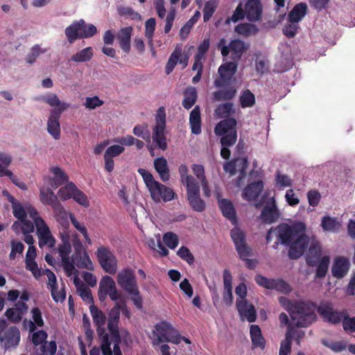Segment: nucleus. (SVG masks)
Instances as JSON below:
<instances>
[{
	"mask_svg": "<svg viewBox=\"0 0 355 355\" xmlns=\"http://www.w3.org/2000/svg\"><path fill=\"white\" fill-rule=\"evenodd\" d=\"M305 232L306 225L303 222H297L291 226L282 224L269 230L266 240L267 242L275 241V249L279 243L288 245V256L291 259L301 257L309 247L306 263L315 266L321 258V245L314 237H309Z\"/></svg>",
	"mask_w": 355,
	"mask_h": 355,
	"instance_id": "1",
	"label": "nucleus"
},
{
	"mask_svg": "<svg viewBox=\"0 0 355 355\" xmlns=\"http://www.w3.org/2000/svg\"><path fill=\"white\" fill-rule=\"evenodd\" d=\"M279 302L288 313L294 327H307L317 318L315 305L311 302L291 301L284 297L279 298Z\"/></svg>",
	"mask_w": 355,
	"mask_h": 355,
	"instance_id": "2",
	"label": "nucleus"
},
{
	"mask_svg": "<svg viewBox=\"0 0 355 355\" xmlns=\"http://www.w3.org/2000/svg\"><path fill=\"white\" fill-rule=\"evenodd\" d=\"M234 112L233 104H223V159L229 158L230 154L225 146L234 144L237 140V121L234 118L230 116Z\"/></svg>",
	"mask_w": 355,
	"mask_h": 355,
	"instance_id": "3",
	"label": "nucleus"
},
{
	"mask_svg": "<svg viewBox=\"0 0 355 355\" xmlns=\"http://www.w3.org/2000/svg\"><path fill=\"white\" fill-rule=\"evenodd\" d=\"M94 323L96 327V332L101 343L103 355H112L111 342L109 333L106 332L104 327L106 322L105 314L96 306L92 304L89 307Z\"/></svg>",
	"mask_w": 355,
	"mask_h": 355,
	"instance_id": "4",
	"label": "nucleus"
},
{
	"mask_svg": "<svg viewBox=\"0 0 355 355\" xmlns=\"http://www.w3.org/2000/svg\"><path fill=\"white\" fill-rule=\"evenodd\" d=\"M98 31L92 24H86L83 19L74 21L64 30L65 35L69 44L78 39L89 38L94 36Z\"/></svg>",
	"mask_w": 355,
	"mask_h": 355,
	"instance_id": "5",
	"label": "nucleus"
},
{
	"mask_svg": "<svg viewBox=\"0 0 355 355\" xmlns=\"http://www.w3.org/2000/svg\"><path fill=\"white\" fill-rule=\"evenodd\" d=\"M155 329L157 338L153 342L154 345L164 342L180 343L181 336L169 322L162 321L155 324Z\"/></svg>",
	"mask_w": 355,
	"mask_h": 355,
	"instance_id": "6",
	"label": "nucleus"
},
{
	"mask_svg": "<svg viewBox=\"0 0 355 355\" xmlns=\"http://www.w3.org/2000/svg\"><path fill=\"white\" fill-rule=\"evenodd\" d=\"M239 62L228 57H223V99L232 98L236 90L234 86H225L226 83L235 82L234 76L237 71Z\"/></svg>",
	"mask_w": 355,
	"mask_h": 355,
	"instance_id": "7",
	"label": "nucleus"
},
{
	"mask_svg": "<svg viewBox=\"0 0 355 355\" xmlns=\"http://www.w3.org/2000/svg\"><path fill=\"white\" fill-rule=\"evenodd\" d=\"M0 341L6 349L16 348L20 341V331L15 326L8 327L5 319L0 318Z\"/></svg>",
	"mask_w": 355,
	"mask_h": 355,
	"instance_id": "8",
	"label": "nucleus"
},
{
	"mask_svg": "<svg viewBox=\"0 0 355 355\" xmlns=\"http://www.w3.org/2000/svg\"><path fill=\"white\" fill-rule=\"evenodd\" d=\"M156 125L153 131V140L157 146L164 150L167 148L166 139L164 135L166 128V113L164 107H160L155 116Z\"/></svg>",
	"mask_w": 355,
	"mask_h": 355,
	"instance_id": "9",
	"label": "nucleus"
},
{
	"mask_svg": "<svg viewBox=\"0 0 355 355\" xmlns=\"http://www.w3.org/2000/svg\"><path fill=\"white\" fill-rule=\"evenodd\" d=\"M96 257L103 270L110 275L116 273L117 261L114 253L109 248L101 246L97 249Z\"/></svg>",
	"mask_w": 355,
	"mask_h": 355,
	"instance_id": "10",
	"label": "nucleus"
},
{
	"mask_svg": "<svg viewBox=\"0 0 355 355\" xmlns=\"http://www.w3.org/2000/svg\"><path fill=\"white\" fill-rule=\"evenodd\" d=\"M107 295H109L113 301L122 298L121 294L116 289L115 282L108 275H105L101 279L98 291V299L101 302H104Z\"/></svg>",
	"mask_w": 355,
	"mask_h": 355,
	"instance_id": "11",
	"label": "nucleus"
},
{
	"mask_svg": "<svg viewBox=\"0 0 355 355\" xmlns=\"http://www.w3.org/2000/svg\"><path fill=\"white\" fill-rule=\"evenodd\" d=\"M118 285L125 292L137 293V282L134 271L126 268L120 270L116 275Z\"/></svg>",
	"mask_w": 355,
	"mask_h": 355,
	"instance_id": "12",
	"label": "nucleus"
},
{
	"mask_svg": "<svg viewBox=\"0 0 355 355\" xmlns=\"http://www.w3.org/2000/svg\"><path fill=\"white\" fill-rule=\"evenodd\" d=\"M250 47L248 43L241 40V39H234L228 46H223V57L230 58L232 60L239 62L242 55Z\"/></svg>",
	"mask_w": 355,
	"mask_h": 355,
	"instance_id": "13",
	"label": "nucleus"
},
{
	"mask_svg": "<svg viewBox=\"0 0 355 355\" xmlns=\"http://www.w3.org/2000/svg\"><path fill=\"white\" fill-rule=\"evenodd\" d=\"M182 64V67L185 68L189 62V55L187 54L182 55V49L181 44H177L174 51L171 54L165 66V73L169 75L175 67L178 62Z\"/></svg>",
	"mask_w": 355,
	"mask_h": 355,
	"instance_id": "14",
	"label": "nucleus"
},
{
	"mask_svg": "<svg viewBox=\"0 0 355 355\" xmlns=\"http://www.w3.org/2000/svg\"><path fill=\"white\" fill-rule=\"evenodd\" d=\"M187 198L191 207L196 211H205V202L200 196L199 183L187 187Z\"/></svg>",
	"mask_w": 355,
	"mask_h": 355,
	"instance_id": "15",
	"label": "nucleus"
},
{
	"mask_svg": "<svg viewBox=\"0 0 355 355\" xmlns=\"http://www.w3.org/2000/svg\"><path fill=\"white\" fill-rule=\"evenodd\" d=\"M66 110V106L60 109H53L50 112V116L47 121V131L55 139L60 138V125L59 119L61 114Z\"/></svg>",
	"mask_w": 355,
	"mask_h": 355,
	"instance_id": "16",
	"label": "nucleus"
},
{
	"mask_svg": "<svg viewBox=\"0 0 355 355\" xmlns=\"http://www.w3.org/2000/svg\"><path fill=\"white\" fill-rule=\"evenodd\" d=\"M318 312L329 322L336 324L344 320L345 313L334 311L332 304L322 302L318 307Z\"/></svg>",
	"mask_w": 355,
	"mask_h": 355,
	"instance_id": "17",
	"label": "nucleus"
},
{
	"mask_svg": "<svg viewBox=\"0 0 355 355\" xmlns=\"http://www.w3.org/2000/svg\"><path fill=\"white\" fill-rule=\"evenodd\" d=\"M248 162L245 157L237 158L230 161L225 166L224 169L229 172L231 175H234L239 172V180L236 183L237 187H241V181L245 176V171L248 168Z\"/></svg>",
	"mask_w": 355,
	"mask_h": 355,
	"instance_id": "18",
	"label": "nucleus"
},
{
	"mask_svg": "<svg viewBox=\"0 0 355 355\" xmlns=\"http://www.w3.org/2000/svg\"><path fill=\"white\" fill-rule=\"evenodd\" d=\"M231 237L241 259L250 256V250L245 243V236L241 229L235 227L231 230Z\"/></svg>",
	"mask_w": 355,
	"mask_h": 355,
	"instance_id": "19",
	"label": "nucleus"
},
{
	"mask_svg": "<svg viewBox=\"0 0 355 355\" xmlns=\"http://www.w3.org/2000/svg\"><path fill=\"white\" fill-rule=\"evenodd\" d=\"M150 193L152 199L155 202H160L161 200L164 202H168L172 200L175 196V193L171 188L168 187L160 182L157 184Z\"/></svg>",
	"mask_w": 355,
	"mask_h": 355,
	"instance_id": "20",
	"label": "nucleus"
},
{
	"mask_svg": "<svg viewBox=\"0 0 355 355\" xmlns=\"http://www.w3.org/2000/svg\"><path fill=\"white\" fill-rule=\"evenodd\" d=\"M263 6L259 0H248L245 6L246 18L251 21L261 20Z\"/></svg>",
	"mask_w": 355,
	"mask_h": 355,
	"instance_id": "21",
	"label": "nucleus"
},
{
	"mask_svg": "<svg viewBox=\"0 0 355 355\" xmlns=\"http://www.w3.org/2000/svg\"><path fill=\"white\" fill-rule=\"evenodd\" d=\"M238 311L241 320H247L249 322H253L257 318V313L254 306L247 300H239L236 302Z\"/></svg>",
	"mask_w": 355,
	"mask_h": 355,
	"instance_id": "22",
	"label": "nucleus"
},
{
	"mask_svg": "<svg viewBox=\"0 0 355 355\" xmlns=\"http://www.w3.org/2000/svg\"><path fill=\"white\" fill-rule=\"evenodd\" d=\"M349 259L344 257H336L333 262L332 275L336 278L345 277L349 269Z\"/></svg>",
	"mask_w": 355,
	"mask_h": 355,
	"instance_id": "23",
	"label": "nucleus"
},
{
	"mask_svg": "<svg viewBox=\"0 0 355 355\" xmlns=\"http://www.w3.org/2000/svg\"><path fill=\"white\" fill-rule=\"evenodd\" d=\"M132 27L128 26L121 28L116 35V40L121 49L125 53H129L130 51L131 35L132 33Z\"/></svg>",
	"mask_w": 355,
	"mask_h": 355,
	"instance_id": "24",
	"label": "nucleus"
},
{
	"mask_svg": "<svg viewBox=\"0 0 355 355\" xmlns=\"http://www.w3.org/2000/svg\"><path fill=\"white\" fill-rule=\"evenodd\" d=\"M121 308L119 302H117L108 313L107 329L109 334L119 333V322Z\"/></svg>",
	"mask_w": 355,
	"mask_h": 355,
	"instance_id": "25",
	"label": "nucleus"
},
{
	"mask_svg": "<svg viewBox=\"0 0 355 355\" xmlns=\"http://www.w3.org/2000/svg\"><path fill=\"white\" fill-rule=\"evenodd\" d=\"M278 216L279 213L275 205V198L272 197L263 208L261 218L263 222L271 224V223L276 220Z\"/></svg>",
	"mask_w": 355,
	"mask_h": 355,
	"instance_id": "26",
	"label": "nucleus"
},
{
	"mask_svg": "<svg viewBox=\"0 0 355 355\" xmlns=\"http://www.w3.org/2000/svg\"><path fill=\"white\" fill-rule=\"evenodd\" d=\"M49 170L54 175L53 178H49L50 185L52 189H56L58 187L68 182V175L60 167L53 166Z\"/></svg>",
	"mask_w": 355,
	"mask_h": 355,
	"instance_id": "27",
	"label": "nucleus"
},
{
	"mask_svg": "<svg viewBox=\"0 0 355 355\" xmlns=\"http://www.w3.org/2000/svg\"><path fill=\"white\" fill-rule=\"evenodd\" d=\"M53 189L41 187L40 188V199L43 205H49L51 207L59 204L60 202L58 196L54 193Z\"/></svg>",
	"mask_w": 355,
	"mask_h": 355,
	"instance_id": "28",
	"label": "nucleus"
},
{
	"mask_svg": "<svg viewBox=\"0 0 355 355\" xmlns=\"http://www.w3.org/2000/svg\"><path fill=\"white\" fill-rule=\"evenodd\" d=\"M28 309V306L24 302H19L17 304V307L10 308L6 310L5 313V315L6 318L13 322H19L21 318L22 315Z\"/></svg>",
	"mask_w": 355,
	"mask_h": 355,
	"instance_id": "29",
	"label": "nucleus"
},
{
	"mask_svg": "<svg viewBox=\"0 0 355 355\" xmlns=\"http://www.w3.org/2000/svg\"><path fill=\"white\" fill-rule=\"evenodd\" d=\"M263 189V183L262 181L251 183L243 190L242 193L243 198L248 201L253 200V199L260 194Z\"/></svg>",
	"mask_w": 355,
	"mask_h": 355,
	"instance_id": "30",
	"label": "nucleus"
},
{
	"mask_svg": "<svg viewBox=\"0 0 355 355\" xmlns=\"http://www.w3.org/2000/svg\"><path fill=\"white\" fill-rule=\"evenodd\" d=\"M189 124L193 134L199 135L201 132V115L199 105H196L190 112Z\"/></svg>",
	"mask_w": 355,
	"mask_h": 355,
	"instance_id": "31",
	"label": "nucleus"
},
{
	"mask_svg": "<svg viewBox=\"0 0 355 355\" xmlns=\"http://www.w3.org/2000/svg\"><path fill=\"white\" fill-rule=\"evenodd\" d=\"M154 167L163 182H166L169 180L170 172L166 158L159 157L155 159Z\"/></svg>",
	"mask_w": 355,
	"mask_h": 355,
	"instance_id": "32",
	"label": "nucleus"
},
{
	"mask_svg": "<svg viewBox=\"0 0 355 355\" xmlns=\"http://www.w3.org/2000/svg\"><path fill=\"white\" fill-rule=\"evenodd\" d=\"M57 352V344L55 340L46 341L39 345L33 347V355H55Z\"/></svg>",
	"mask_w": 355,
	"mask_h": 355,
	"instance_id": "33",
	"label": "nucleus"
},
{
	"mask_svg": "<svg viewBox=\"0 0 355 355\" xmlns=\"http://www.w3.org/2000/svg\"><path fill=\"white\" fill-rule=\"evenodd\" d=\"M184 99L182 106L186 110L191 109L196 103L198 98V92L196 87L190 86L185 89L183 92Z\"/></svg>",
	"mask_w": 355,
	"mask_h": 355,
	"instance_id": "34",
	"label": "nucleus"
},
{
	"mask_svg": "<svg viewBox=\"0 0 355 355\" xmlns=\"http://www.w3.org/2000/svg\"><path fill=\"white\" fill-rule=\"evenodd\" d=\"M251 341L254 347L264 349L265 340L262 335L261 328L258 325L252 324L250 327Z\"/></svg>",
	"mask_w": 355,
	"mask_h": 355,
	"instance_id": "35",
	"label": "nucleus"
},
{
	"mask_svg": "<svg viewBox=\"0 0 355 355\" xmlns=\"http://www.w3.org/2000/svg\"><path fill=\"white\" fill-rule=\"evenodd\" d=\"M31 313L32 315L33 321L29 320V331H34L36 330L37 327H44V322L40 309L38 307H33L31 311Z\"/></svg>",
	"mask_w": 355,
	"mask_h": 355,
	"instance_id": "36",
	"label": "nucleus"
},
{
	"mask_svg": "<svg viewBox=\"0 0 355 355\" xmlns=\"http://www.w3.org/2000/svg\"><path fill=\"white\" fill-rule=\"evenodd\" d=\"M73 283L77 288V291L84 301L93 302V297L91 290L83 282H80L78 277H74Z\"/></svg>",
	"mask_w": 355,
	"mask_h": 355,
	"instance_id": "37",
	"label": "nucleus"
},
{
	"mask_svg": "<svg viewBox=\"0 0 355 355\" xmlns=\"http://www.w3.org/2000/svg\"><path fill=\"white\" fill-rule=\"evenodd\" d=\"M307 6L305 3H299L290 12L288 18L290 21L299 24L306 14Z\"/></svg>",
	"mask_w": 355,
	"mask_h": 355,
	"instance_id": "38",
	"label": "nucleus"
},
{
	"mask_svg": "<svg viewBox=\"0 0 355 355\" xmlns=\"http://www.w3.org/2000/svg\"><path fill=\"white\" fill-rule=\"evenodd\" d=\"M235 32L240 35L250 36L258 32L257 26L250 23H241L235 26Z\"/></svg>",
	"mask_w": 355,
	"mask_h": 355,
	"instance_id": "39",
	"label": "nucleus"
},
{
	"mask_svg": "<svg viewBox=\"0 0 355 355\" xmlns=\"http://www.w3.org/2000/svg\"><path fill=\"white\" fill-rule=\"evenodd\" d=\"M94 55L93 49L91 46L86 47L73 55L71 60L76 62L89 61Z\"/></svg>",
	"mask_w": 355,
	"mask_h": 355,
	"instance_id": "40",
	"label": "nucleus"
},
{
	"mask_svg": "<svg viewBox=\"0 0 355 355\" xmlns=\"http://www.w3.org/2000/svg\"><path fill=\"white\" fill-rule=\"evenodd\" d=\"M178 170L181 182L186 186V187H189L198 183V182L192 175L188 174L189 169L187 165L181 164L179 166Z\"/></svg>",
	"mask_w": 355,
	"mask_h": 355,
	"instance_id": "41",
	"label": "nucleus"
},
{
	"mask_svg": "<svg viewBox=\"0 0 355 355\" xmlns=\"http://www.w3.org/2000/svg\"><path fill=\"white\" fill-rule=\"evenodd\" d=\"M340 227L341 224L336 218L324 216L322 218V227L325 231L338 232Z\"/></svg>",
	"mask_w": 355,
	"mask_h": 355,
	"instance_id": "42",
	"label": "nucleus"
},
{
	"mask_svg": "<svg viewBox=\"0 0 355 355\" xmlns=\"http://www.w3.org/2000/svg\"><path fill=\"white\" fill-rule=\"evenodd\" d=\"M74 261L76 266L79 268H86L89 270H94L93 263L87 252H84L83 254L78 257H74Z\"/></svg>",
	"mask_w": 355,
	"mask_h": 355,
	"instance_id": "43",
	"label": "nucleus"
},
{
	"mask_svg": "<svg viewBox=\"0 0 355 355\" xmlns=\"http://www.w3.org/2000/svg\"><path fill=\"white\" fill-rule=\"evenodd\" d=\"M330 263V257L328 255H324L318 259L316 270V276L318 277H324L328 270Z\"/></svg>",
	"mask_w": 355,
	"mask_h": 355,
	"instance_id": "44",
	"label": "nucleus"
},
{
	"mask_svg": "<svg viewBox=\"0 0 355 355\" xmlns=\"http://www.w3.org/2000/svg\"><path fill=\"white\" fill-rule=\"evenodd\" d=\"M275 185L280 189H284L286 188H291L293 185V181L288 175H284L280 172L275 173Z\"/></svg>",
	"mask_w": 355,
	"mask_h": 355,
	"instance_id": "45",
	"label": "nucleus"
},
{
	"mask_svg": "<svg viewBox=\"0 0 355 355\" xmlns=\"http://www.w3.org/2000/svg\"><path fill=\"white\" fill-rule=\"evenodd\" d=\"M76 185L72 182L67 183L64 187H61L58 191V196L62 200L71 198L76 192Z\"/></svg>",
	"mask_w": 355,
	"mask_h": 355,
	"instance_id": "46",
	"label": "nucleus"
},
{
	"mask_svg": "<svg viewBox=\"0 0 355 355\" xmlns=\"http://www.w3.org/2000/svg\"><path fill=\"white\" fill-rule=\"evenodd\" d=\"M137 171L139 174L142 177L149 192L150 193L153 189H154V187L159 182L156 181L153 175L148 171L144 168H140Z\"/></svg>",
	"mask_w": 355,
	"mask_h": 355,
	"instance_id": "47",
	"label": "nucleus"
},
{
	"mask_svg": "<svg viewBox=\"0 0 355 355\" xmlns=\"http://www.w3.org/2000/svg\"><path fill=\"white\" fill-rule=\"evenodd\" d=\"M39 234V246L42 248L43 245H49L50 248L54 246L55 240L52 236L50 229L42 231Z\"/></svg>",
	"mask_w": 355,
	"mask_h": 355,
	"instance_id": "48",
	"label": "nucleus"
},
{
	"mask_svg": "<svg viewBox=\"0 0 355 355\" xmlns=\"http://www.w3.org/2000/svg\"><path fill=\"white\" fill-rule=\"evenodd\" d=\"M223 283L225 290L227 293V297L225 298V295H223V300H225L227 304H231L233 299L232 293V276L227 270L223 272Z\"/></svg>",
	"mask_w": 355,
	"mask_h": 355,
	"instance_id": "49",
	"label": "nucleus"
},
{
	"mask_svg": "<svg viewBox=\"0 0 355 355\" xmlns=\"http://www.w3.org/2000/svg\"><path fill=\"white\" fill-rule=\"evenodd\" d=\"M43 101L51 106L56 107L55 109H60L63 105L66 106V110L69 107V104L61 102L55 94H49L42 98Z\"/></svg>",
	"mask_w": 355,
	"mask_h": 355,
	"instance_id": "50",
	"label": "nucleus"
},
{
	"mask_svg": "<svg viewBox=\"0 0 355 355\" xmlns=\"http://www.w3.org/2000/svg\"><path fill=\"white\" fill-rule=\"evenodd\" d=\"M292 330L290 329L286 332V338L282 341L279 355H288L291 349Z\"/></svg>",
	"mask_w": 355,
	"mask_h": 355,
	"instance_id": "51",
	"label": "nucleus"
},
{
	"mask_svg": "<svg viewBox=\"0 0 355 355\" xmlns=\"http://www.w3.org/2000/svg\"><path fill=\"white\" fill-rule=\"evenodd\" d=\"M48 49H41L39 44L34 45L30 50L29 53L27 54L26 58V61L28 64H33L36 59L43 53H45Z\"/></svg>",
	"mask_w": 355,
	"mask_h": 355,
	"instance_id": "52",
	"label": "nucleus"
},
{
	"mask_svg": "<svg viewBox=\"0 0 355 355\" xmlns=\"http://www.w3.org/2000/svg\"><path fill=\"white\" fill-rule=\"evenodd\" d=\"M156 21L155 18H150L145 22V36L148 39V44L153 46V37L155 29Z\"/></svg>",
	"mask_w": 355,
	"mask_h": 355,
	"instance_id": "53",
	"label": "nucleus"
},
{
	"mask_svg": "<svg viewBox=\"0 0 355 355\" xmlns=\"http://www.w3.org/2000/svg\"><path fill=\"white\" fill-rule=\"evenodd\" d=\"M62 266L64 270V272L67 277H71L73 274H76L78 272L77 270L75 268L76 263L74 261V257L69 258H64L61 259Z\"/></svg>",
	"mask_w": 355,
	"mask_h": 355,
	"instance_id": "54",
	"label": "nucleus"
},
{
	"mask_svg": "<svg viewBox=\"0 0 355 355\" xmlns=\"http://www.w3.org/2000/svg\"><path fill=\"white\" fill-rule=\"evenodd\" d=\"M218 7V3L215 0H211L206 2L203 9V20L208 21L212 17Z\"/></svg>",
	"mask_w": 355,
	"mask_h": 355,
	"instance_id": "55",
	"label": "nucleus"
},
{
	"mask_svg": "<svg viewBox=\"0 0 355 355\" xmlns=\"http://www.w3.org/2000/svg\"><path fill=\"white\" fill-rule=\"evenodd\" d=\"M223 216L227 218L232 224H236V217L232 204L226 200H223Z\"/></svg>",
	"mask_w": 355,
	"mask_h": 355,
	"instance_id": "56",
	"label": "nucleus"
},
{
	"mask_svg": "<svg viewBox=\"0 0 355 355\" xmlns=\"http://www.w3.org/2000/svg\"><path fill=\"white\" fill-rule=\"evenodd\" d=\"M254 96L249 89H246L241 93L240 96V103L241 107H252L254 105Z\"/></svg>",
	"mask_w": 355,
	"mask_h": 355,
	"instance_id": "57",
	"label": "nucleus"
},
{
	"mask_svg": "<svg viewBox=\"0 0 355 355\" xmlns=\"http://www.w3.org/2000/svg\"><path fill=\"white\" fill-rule=\"evenodd\" d=\"M70 220L74 227L79 231L84 236L85 241L87 242L89 244L92 243V240L89 236L86 227L80 223L77 219L76 218L75 216L73 214H70L69 216Z\"/></svg>",
	"mask_w": 355,
	"mask_h": 355,
	"instance_id": "58",
	"label": "nucleus"
},
{
	"mask_svg": "<svg viewBox=\"0 0 355 355\" xmlns=\"http://www.w3.org/2000/svg\"><path fill=\"white\" fill-rule=\"evenodd\" d=\"M163 241L166 245L172 250L175 249L179 243L178 236L172 232L165 233L163 236Z\"/></svg>",
	"mask_w": 355,
	"mask_h": 355,
	"instance_id": "59",
	"label": "nucleus"
},
{
	"mask_svg": "<svg viewBox=\"0 0 355 355\" xmlns=\"http://www.w3.org/2000/svg\"><path fill=\"white\" fill-rule=\"evenodd\" d=\"M32 332L33 334L31 340L34 345V347H39V345L46 341L48 334L45 331L38 330Z\"/></svg>",
	"mask_w": 355,
	"mask_h": 355,
	"instance_id": "60",
	"label": "nucleus"
},
{
	"mask_svg": "<svg viewBox=\"0 0 355 355\" xmlns=\"http://www.w3.org/2000/svg\"><path fill=\"white\" fill-rule=\"evenodd\" d=\"M177 255L182 260L187 261L189 265H192L194 263V257L186 246H182L177 252Z\"/></svg>",
	"mask_w": 355,
	"mask_h": 355,
	"instance_id": "61",
	"label": "nucleus"
},
{
	"mask_svg": "<svg viewBox=\"0 0 355 355\" xmlns=\"http://www.w3.org/2000/svg\"><path fill=\"white\" fill-rule=\"evenodd\" d=\"M58 252L61 259L70 257L71 252V245L68 239H62V243L58 245Z\"/></svg>",
	"mask_w": 355,
	"mask_h": 355,
	"instance_id": "62",
	"label": "nucleus"
},
{
	"mask_svg": "<svg viewBox=\"0 0 355 355\" xmlns=\"http://www.w3.org/2000/svg\"><path fill=\"white\" fill-rule=\"evenodd\" d=\"M286 202L291 207H296L300 203L299 195L293 189H289L285 193Z\"/></svg>",
	"mask_w": 355,
	"mask_h": 355,
	"instance_id": "63",
	"label": "nucleus"
},
{
	"mask_svg": "<svg viewBox=\"0 0 355 355\" xmlns=\"http://www.w3.org/2000/svg\"><path fill=\"white\" fill-rule=\"evenodd\" d=\"M271 289L285 293L290 292L291 290L288 284L280 279H272Z\"/></svg>",
	"mask_w": 355,
	"mask_h": 355,
	"instance_id": "64",
	"label": "nucleus"
}]
</instances>
